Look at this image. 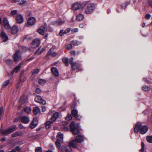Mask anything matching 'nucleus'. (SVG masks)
I'll use <instances>...</instances> for the list:
<instances>
[{"instance_id":"obj_1","label":"nucleus","mask_w":152,"mask_h":152,"mask_svg":"<svg viewBox=\"0 0 152 152\" xmlns=\"http://www.w3.org/2000/svg\"><path fill=\"white\" fill-rule=\"evenodd\" d=\"M148 130V128L146 126H142L141 123H137L134 128V131L136 133H137L139 130L140 133L142 134H145Z\"/></svg>"},{"instance_id":"obj_2","label":"nucleus","mask_w":152,"mask_h":152,"mask_svg":"<svg viewBox=\"0 0 152 152\" xmlns=\"http://www.w3.org/2000/svg\"><path fill=\"white\" fill-rule=\"evenodd\" d=\"M84 7L85 13L90 14L95 10V4L91 2H87L84 4Z\"/></svg>"},{"instance_id":"obj_3","label":"nucleus","mask_w":152,"mask_h":152,"mask_svg":"<svg viewBox=\"0 0 152 152\" xmlns=\"http://www.w3.org/2000/svg\"><path fill=\"white\" fill-rule=\"evenodd\" d=\"M84 139L83 136L78 135L76 136L75 140L71 141L69 143L70 145L72 147L76 148L78 145V142L81 143L83 142Z\"/></svg>"},{"instance_id":"obj_4","label":"nucleus","mask_w":152,"mask_h":152,"mask_svg":"<svg viewBox=\"0 0 152 152\" xmlns=\"http://www.w3.org/2000/svg\"><path fill=\"white\" fill-rule=\"evenodd\" d=\"M27 48L24 46H21L20 48V51H17L14 54V58L15 62H18L19 59L20 58V55L21 54V52H24L26 51Z\"/></svg>"},{"instance_id":"obj_5","label":"nucleus","mask_w":152,"mask_h":152,"mask_svg":"<svg viewBox=\"0 0 152 152\" xmlns=\"http://www.w3.org/2000/svg\"><path fill=\"white\" fill-rule=\"evenodd\" d=\"M17 129L15 125H14L10 127L6 130H1V133L4 134H8L15 131Z\"/></svg>"},{"instance_id":"obj_6","label":"nucleus","mask_w":152,"mask_h":152,"mask_svg":"<svg viewBox=\"0 0 152 152\" xmlns=\"http://www.w3.org/2000/svg\"><path fill=\"white\" fill-rule=\"evenodd\" d=\"M75 123L74 122H72L70 124L71 131L74 135H76L80 133V130L78 128L74 126Z\"/></svg>"},{"instance_id":"obj_7","label":"nucleus","mask_w":152,"mask_h":152,"mask_svg":"<svg viewBox=\"0 0 152 152\" xmlns=\"http://www.w3.org/2000/svg\"><path fill=\"white\" fill-rule=\"evenodd\" d=\"M73 58L72 57L70 59L69 61V63L71 64L72 67V69L75 70V69H77L78 71H81L82 70L81 68L80 67L78 66L77 63L76 62H73Z\"/></svg>"},{"instance_id":"obj_8","label":"nucleus","mask_w":152,"mask_h":152,"mask_svg":"<svg viewBox=\"0 0 152 152\" xmlns=\"http://www.w3.org/2000/svg\"><path fill=\"white\" fill-rule=\"evenodd\" d=\"M72 8L74 11H77L79 10H83L82 5L78 3H75L73 4L72 5Z\"/></svg>"},{"instance_id":"obj_9","label":"nucleus","mask_w":152,"mask_h":152,"mask_svg":"<svg viewBox=\"0 0 152 152\" xmlns=\"http://www.w3.org/2000/svg\"><path fill=\"white\" fill-rule=\"evenodd\" d=\"M47 25L46 23H45L43 26H42L40 28L38 29V32L40 34L44 35L45 32L47 31V29L46 28Z\"/></svg>"},{"instance_id":"obj_10","label":"nucleus","mask_w":152,"mask_h":152,"mask_svg":"<svg viewBox=\"0 0 152 152\" xmlns=\"http://www.w3.org/2000/svg\"><path fill=\"white\" fill-rule=\"evenodd\" d=\"M3 24L4 28L7 29H10L11 28V26L9 23V22L6 18H4L3 20Z\"/></svg>"},{"instance_id":"obj_11","label":"nucleus","mask_w":152,"mask_h":152,"mask_svg":"<svg viewBox=\"0 0 152 152\" xmlns=\"http://www.w3.org/2000/svg\"><path fill=\"white\" fill-rule=\"evenodd\" d=\"M38 121L37 118H34L30 124V127L31 129L35 128L37 125Z\"/></svg>"},{"instance_id":"obj_12","label":"nucleus","mask_w":152,"mask_h":152,"mask_svg":"<svg viewBox=\"0 0 152 152\" xmlns=\"http://www.w3.org/2000/svg\"><path fill=\"white\" fill-rule=\"evenodd\" d=\"M35 100L36 102L44 104H45L46 103V101L42 99L41 96H36L35 98Z\"/></svg>"},{"instance_id":"obj_13","label":"nucleus","mask_w":152,"mask_h":152,"mask_svg":"<svg viewBox=\"0 0 152 152\" xmlns=\"http://www.w3.org/2000/svg\"><path fill=\"white\" fill-rule=\"evenodd\" d=\"M40 42L38 39H34L32 42V47L34 48L38 47L40 45Z\"/></svg>"},{"instance_id":"obj_14","label":"nucleus","mask_w":152,"mask_h":152,"mask_svg":"<svg viewBox=\"0 0 152 152\" xmlns=\"http://www.w3.org/2000/svg\"><path fill=\"white\" fill-rule=\"evenodd\" d=\"M36 20L35 18L33 17L30 18L28 21V24L29 25L32 26L35 23Z\"/></svg>"},{"instance_id":"obj_15","label":"nucleus","mask_w":152,"mask_h":152,"mask_svg":"<svg viewBox=\"0 0 152 152\" xmlns=\"http://www.w3.org/2000/svg\"><path fill=\"white\" fill-rule=\"evenodd\" d=\"M16 20L17 22L19 23H21L23 21V16L20 15H17L16 16Z\"/></svg>"},{"instance_id":"obj_16","label":"nucleus","mask_w":152,"mask_h":152,"mask_svg":"<svg viewBox=\"0 0 152 152\" xmlns=\"http://www.w3.org/2000/svg\"><path fill=\"white\" fill-rule=\"evenodd\" d=\"M21 121L23 123L27 124L29 122L30 118L27 116H23L21 118Z\"/></svg>"},{"instance_id":"obj_17","label":"nucleus","mask_w":152,"mask_h":152,"mask_svg":"<svg viewBox=\"0 0 152 152\" xmlns=\"http://www.w3.org/2000/svg\"><path fill=\"white\" fill-rule=\"evenodd\" d=\"M72 115L75 117L76 119L79 120L80 119V117L78 115V111L77 110H72L71 112Z\"/></svg>"},{"instance_id":"obj_18","label":"nucleus","mask_w":152,"mask_h":152,"mask_svg":"<svg viewBox=\"0 0 152 152\" xmlns=\"http://www.w3.org/2000/svg\"><path fill=\"white\" fill-rule=\"evenodd\" d=\"M71 146L70 145H63L61 146V149L62 151L68 152L71 149Z\"/></svg>"},{"instance_id":"obj_19","label":"nucleus","mask_w":152,"mask_h":152,"mask_svg":"<svg viewBox=\"0 0 152 152\" xmlns=\"http://www.w3.org/2000/svg\"><path fill=\"white\" fill-rule=\"evenodd\" d=\"M28 102V98L27 96H23L21 98L20 102L21 104H23Z\"/></svg>"},{"instance_id":"obj_20","label":"nucleus","mask_w":152,"mask_h":152,"mask_svg":"<svg viewBox=\"0 0 152 152\" xmlns=\"http://www.w3.org/2000/svg\"><path fill=\"white\" fill-rule=\"evenodd\" d=\"M70 30L71 29L69 28L66 29L65 30H61L59 34L61 36H62L64 34H66L69 32L70 31Z\"/></svg>"},{"instance_id":"obj_21","label":"nucleus","mask_w":152,"mask_h":152,"mask_svg":"<svg viewBox=\"0 0 152 152\" xmlns=\"http://www.w3.org/2000/svg\"><path fill=\"white\" fill-rule=\"evenodd\" d=\"M76 42L74 41H72L70 42L69 44L67 45L66 46V49L68 50H71L72 48V45H76Z\"/></svg>"},{"instance_id":"obj_22","label":"nucleus","mask_w":152,"mask_h":152,"mask_svg":"<svg viewBox=\"0 0 152 152\" xmlns=\"http://www.w3.org/2000/svg\"><path fill=\"white\" fill-rule=\"evenodd\" d=\"M1 36L4 42H5L8 39V36L3 31L1 32Z\"/></svg>"},{"instance_id":"obj_23","label":"nucleus","mask_w":152,"mask_h":152,"mask_svg":"<svg viewBox=\"0 0 152 152\" xmlns=\"http://www.w3.org/2000/svg\"><path fill=\"white\" fill-rule=\"evenodd\" d=\"M51 70L53 74L56 77L59 75V72L57 68L56 67H53L51 68Z\"/></svg>"},{"instance_id":"obj_24","label":"nucleus","mask_w":152,"mask_h":152,"mask_svg":"<svg viewBox=\"0 0 152 152\" xmlns=\"http://www.w3.org/2000/svg\"><path fill=\"white\" fill-rule=\"evenodd\" d=\"M57 139L58 140L62 141L63 139V134L60 132H58L57 135Z\"/></svg>"},{"instance_id":"obj_25","label":"nucleus","mask_w":152,"mask_h":152,"mask_svg":"<svg viewBox=\"0 0 152 152\" xmlns=\"http://www.w3.org/2000/svg\"><path fill=\"white\" fill-rule=\"evenodd\" d=\"M11 32L13 34L17 33L18 31V27L15 26H14L11 29Z\"/></svg>"},{"instance_id":"obj_26","label":"nucleus","mask_w":152,"mask_h":152,"mask_svg":"<svg viewBox=\"0 0 152 152\" xmlns=\"http://www.w3.org/2000/svg\"><path fill=\"white\" fill-rule=\"evenodd\" d=\"M34 113V115H37L40 112L39 108L38 107H35L33 109Z\"/></svg>"},{"instance_id":"obj_27","label":"nucleus","mask_w":152,"mask_h":152,"mask_svg":"<svg viewBox=\"0 0 152 152\" xmlns=\"http://www.w3.org/2000/svg\"><path fill=\"white\" fill-rule=\"evenodd\" d=\"M58 116V112H56L54 113L53 116L51 118V120L53 122L55 121L57 118Z\"/></svg>"},{"instance_id":"obj_28","label":"nucleus","mask_w":152,"mask_h":152,"mask_svg":"<svg viewBox=\"0 0 152 152\" xmlns=\"http://www.w3.org/2000/svg\"><path fill=\"white\" fill-rule=\"evenodd\" d=\"M52 48H51L48 51L47 55H51L52 57H55L57 56V53L56 52H52Z\"/></svg>"},{"instance_id":"obj_29","label":"nucleus","mask_w":152,"mask_h":152,"mask_svg":"<svg viewBox=\"0 0 152 152\" xmlns=\"http://www.w3.org/2000/svg\"><path fill=\"white\" fill-rule=\"evenodd\" d=\"M24 111L27 114H30L31 111V107L26 106L24 108Z\"/></svg>"},{"instance_id":"obj_30","label":"nucleus","mask_w":152,"mask_h":152,"mask_svg":"<svg viewBox=\"0 0 152 152\" xmlns=\"http://www.w3.org/2000/svg\"><path fill=\"white\" fill-rule=\"evenodd\" d=\"M64 21L61 20L56 21L53 23V24L55 25L59 26L62 24L64 23Z\"/></svg>"},{"instance_id":"obj_31","label":"nucleus","mask_w":152,"mask_h":152,"mask_svg":"<svg viewBox=\"0 0 152 152\" xmlns=\"http://www.w3.org/2000/svg\"><path fill=\"white\" fill-rule=\"evenodd\" d=\"M21 134L22 133L21 132L17 131L13 133L11 136L12 137H16L20 136Z\"/></svg>"},{"instance_id":"obj_32","label":"nucleus","mask_w":152,"mask_h":152,"mask_svg":"<svg viewBox=\"0 0 152 152\" xmlns=\"http://www.w3.org/2000/svg\"><path fill=\"white\" fill-rule=\"evenodd\" d=\"M84 18V16L83 15L79 14L77 17V20L78 21H80L82 20Z\"/></svg>"},{"instance_id":"obj_33","label":"nucleus","mask_w":152,"mask_h":152,"mask_svg":"<svg viewBox=\"0 0 152 152\" xmlns=\"http://www.w3.org/2000/svg\"><path fill=\"white\" fill-rule=\"evenodd\" d=\"M53 122L52 121H48L46 123L45 126L47 129H48L50 128L51 124L53 123Z\"/></svg>"},{"instance_id":"obj_34","label":"nucleus","mask_w":152,"mask_h":152,"mask_svg":"<svg viewBox=\"0 0 152 152\" xmlns=\"http://www.w3.org/2000/svg\"><path fill=\"white\" fill-rule=\"evenodd\" d=\"M20 64L19 65H18L12 71V73L13 74L15 72H17L20 69Z\"/></svg>"},{"instance_id":"obj_35","label":"nucleus","mask_w":152,"mask_h":152,"mask_svg":"<svg viewBox=\"0 0 152 152\" xmlns=\"http://www.w3.org/2000/svg\"><path fill=\"white\" fill-rule=\"evenodd\" d=\"M62 61L63 62H64L66 65L67 66H69V62H68V59L66 58H64L62 59Z\"/></svg>"},{"instance_id":"obj_36","label":"nucleus","mask_w":152,"mask_h":152,"mask_svg":"<svg viewBox=\"0 0 152 152\" xmlns=\"http://www.w3.org/2000/svg\"><path fill=\"white\" fill-rule=\"evenodd\" d=\"M9 80H7L4 82L2 84V88H4L9 83Z\"/></svg>"},{"instance_id":"obj_37","label":"nucleus","mask_w":152,"mask_h":152,"mask_svg":"<svg viewBox=\"0 0 152 152\" xmlns=\"http://www.w3.org/2000/svg\"><path fill=\"white\" fill-rule=\"evenodd\" d=\"M142 89L146 91H148L150 90V88L146 86H144L142 87Z\"/></svg>"},{"instance_id":"obj_38","label":"nucleus","mask_w":152,"mask_h":152,"mask_svg":"<svg viewBox=\"0 0 152 152\" xmlns=\"http://www.w3.org/2000/svg\"><path fill=\"white\" fill-rule=\"evenodd\" d=\"M146 139L148 142L150 143H152V136L147 137Z\"/></svg>"},{"instance_id":"obj_39","label":"nucleus","mask_w":152,"mask_h":152,"mask_svg":"<svg viewBox=\"0 0 152 152\" xmlns=\"http://www.w3.org/2000/svg\"><path fill=\"white\" fill-rule=\"evenodd\" d=\"M5 62L8 65H11L12 64V61L11 60L7 59L5 60Z\"/></svg>"},{"instance_id":"obj_40","label":"nucleus","mask_w":152,"mask_h":152,"mask_svg":"<svg viewBox=\"0 0 152 152\" xmlns=\"http://www.w3.org/2000/svg\"><path fill=\"white\" fill-rule=\"evenodd\" d=\"M39 82L40 84L43 85L46 83V81L42 79H39Z\"/></svg>"},{"instance_id":"obj_41","label":"nucleus","mask_w":152,"mask_h":152,"mask_svg":"<svg viewBox=\"0 0 152 152\" xmlns=\"http://www.w3.org/2000/svg\"><path fill=\"white\" fill-rule=\"evenodd\" d=\"M56 144L58 149H61V144L58 141H56L55 142Z\"/></svg>"},{"instance_id":"obj_42","label":"nucleus","mask_w":152,"mask_h":152,"mask_svg":"<svg viewBox=\"0 0 152 152\" xmlns=\"http://www.w3.org/2000/svg\"><path fill=\"white\" fill-rule=\"evenodd\" d=\"M39 70L38 69H34L32 72V74L34 75L37 74L39 73Z\"/></svg>"},{"instance_id":"obj_43","label":"nucleus","mask_w":152,"mask_h":152,"mask_svg":"<svg viewBox=\"0 0 152 152\" xmlns=\"http://www.w3.org/2000/svg\"><path fill=\"white\" fill-rule=\"evenodd\" d=\"M4 114V108L3 107H1L0 108V115L2 116Z\"/></svg>"},{"instance_id":"obj_44","label":"nucleus","mask_w":152,"mask_h":152,"mask_svg":"<svg viewBox=\"0 0 152 152\" xmlns=\"http://www.w3.org/2000/svg\"><path fill=\"white\" fill-rule=\"evenodd\" d=\"M142 148L140 150V151L142 152H144V144L143 142H141Z\"/></svg>"},{"instance_id":"obj_45","label":"nucleus","mask_w":152,"mask_h":152,"mask_svg":"<svg viewBox=\"0 0 152 152\" xmlns=\"http://www.w3.org/2000/svg\"><path fill=\"white\" fill-rule=\"evenodd\" d=\"M35 152H42V148L40 147H37L35 149Z\"/></svg>"},{"instance_id":"obj_46","label":"nucleus","mask_w":152,"mask_h":152,"mask_svg":"<svg viewBox=\"0 0 152 152\" xmlns=\"http://www.w3.org/2000/svg\"><path fill=\"white\" fill-rule=\"evenodd\" d=\"M17 13V11L16 10H14L12 11L11 12L10 14L12 16L14 15Z\"/></svg>"},{"instance_id":"obj_47","label":"nucleus","mask_w":152,"mask_h":152,"mask_svg":"<svg viewBox=\"0 0 152 152\" xmlns=\"http://www.w3.org/2000/svg\"><path fill=\"white\" fill-rule=\"evenodd\" d=\"M26 2V0H21V1H18L19 4H22L25 3Z\"/></svg>"},{"instance_id":"obj_48","label":"nucleus","mask_w":152,"mask_h":152,"mask_svg":"<svg viewBox=\"0 0 152 152\" xmlns=\"http://www.w3.org/2000/svg\"><path fill=\"white\" fill-rule=\"evenodd\" d=\"M61 128L65 131H68L69 130L68 127L66 126H64Z\"/></svg>"},{"instance_id":"obj_49","label":"nucleus","mask_w":152,"mask_h":152,"mask_svg":"<svg viewBox=\"0 0 152 152\" xmlns=\"http://www.w3.org/2000/svg\"><path fill=\"white\" fill-rule=\"evenodd\" d=\"M72 118L71 115H68L66 117V119L67 120H71Z\"/></svg>"},{"instance_id":"obj_50","label":"nucleus","mask_w":152,"mask_h":152,"mask_svg":"<svg viewBox=\"0 0 152 152\" xmlns=\"http://www.w3.org/2000/svg\"><path fill=\"white\" fill-rule=\"evenodd\" d=\"M151 17V15L150 14H146L145 16V18L147 19H149Z\"/></svg>"},{"instance_id":"obj_51","label":"nucleus","mask_w":152,"mask_h":152,"mask_svg":"<svg viewBox=\"0 0 152 152\" xmlns=\"http://www.w3.org/2000/svg\"><path fill=\"white\" fill-rule=\"evenodd\" d=\"M148 4L152 8V0H148Z\"/></svg>"},{"instance_id":"obj_52","label":"nucleus","mask_w":152,"mask_h":152,"mask_svg":"<svg viewBox=\"0 0 152 152\" xmlns=\"http://www.w3.org/2000/svg\"><path fill=\"white\" fill-rule=\"evenodd\" d=\"M36 92L38 94H40L41 92L40 89L39 88H37L36 89Z\"/></svg>"},{"instance_id":"obj_53","label":"nucleus","mask_w":152,"mask_h":152,"mask_svg":"<svg viewBox=\"0 0 152 152\" xmlns=\"http://www.w3.org/2000/svg\"><path fill=\"white\" fill-rule=\"evenodd\" d=\"M15 151V152L16 151H19L20 150V148L19 147V146H17L16 147V148H15V149H14Z\"/></svg>"},{"instance_id":"obj_54","label":"nucleus","mask_w":152,"mask_h":152,"mask_svg":"<svg viewBox=\"0 0 152 152\" xmlns=\"http://www.w3.org/2000/svg\"><path fill=\"white\" fill-rule=\"evenodd\" d=\"M45 48H42L41 51H40L38 53V55H40L43 52L45 51Z\"/></svg>"},{"instance_id":"obj_55","label":"nucleus","mask_w":152,"mask_h":152,"mask_svg":"<svg viewBox=\"0 0 152 152\" xmlns=\"http://www.w3.org/2000/svg\"><path fill=\"white\" fill-rule=\"evenodd\" d=\"M78 29L77 28H74V29H73L72 30V31L73 32H78Z\"/></svg>"},{"instance_id":"obj_56","label":"nucleus","mask_w":152,"mask_h":152,"mask_svg":"<svg viewBox=\"0 0 152 152\" xmlns=\"http://www.w3.org/2000/svg\"><path fill=\"white\" fill-rule=\"evenodd\" d=\"M142 81L144 82L146 81L148 83H150V82L145 78H143L142 79Z\"/></svg>"},{"instance_id":"obj_57","label":"nucleus","mask_w":152,"mask_h":152,"mask_svg":"<svg viewBox=\"0 0 152 152\" xmlns=\"http://www.w3.org/2000/svg\"><path fill=\"white\" fill-rule=\"evenodd\" d=\"M46 110V108L45 106L42 107V111L43 112H45Z\"/></svg>"},{"instance_id":"obj_58","label":"nucleus","mask_w":152,"mask_h":152,"mask_svg":"<svg viewBox=\"0 0 152 152\" xmlns=\"http://www.w3.org/2000/svg\"><path fill=\"white\" fill-rule=\"evenodd\" d=\"M63 125H66L68 124V123L67 121H64L62 122Z\"/></svg>"},{"instance_id":"obj_59","label":"nucleus","mask_w":152,"mask_h":152,"mask_svg":"<svg viewBox=\"0 0 152 152\" xmlns=\"http://www.w3.org/2000/svg\"><path fill=\"white\" fill-rule=\"evenodd\" d=\"M85 25L83 24H81L79 25V26L81 28H83L84 27Z\"/></svg>"},{"instance_id":"obj_60","label":"nucleus","mask_w":152,"mask_h":152,"mask_svg":"<svg viewBox=\"0 0 152 152\" xmlns=\"http://www.w3.org/2000/svg\"><path fill=\"white\" fill-rule=\"evenodd\" d=\"M50 146L51 147V149L52 150L54 149V147L53 145L52 144H50Z\"/></svg>"},{"instance_id":"obj_61","label":"nucleus","mask_w":152,"mask_h":152,"mask_svg":"<svg viewBox=\"0 0 152 152\" xmlns=\"http://www.w3.org/2000/svg\"><path fill=\"white\" fill-rule=\"evenodd\" d=\"M12 2L14 3L18 2L20 0H11Z\"/></svg>"},{"instance_id":"obj_62","label":"nucleus","mask_w":152,"mask_h":152,"mask_svg":"<svg viewBox=\"0 0 152 152\" xmlns=\"http://www.w3.org/2000/svg\"><path fill=\"white\" fill-rule=\"evenodd\" d=\"M40 48H39L35 52L34 54H37V53L40 50Z\"/></svg>"},{"instance_id":"obj_63","label":"nucleus","mask_w":152,"mask_h":152,"mask_svg":"<svg viewBox=\"0 0 152 152\" xmlns=\"http://www.w3.org/2000/svg\"><path fill=\"white\" fill-rule=\"evenodd\" d=\"M5 139L6 138L5 137H4L1 140V141L2 142H4L5 140Z\"/></svg>"},{"instance_id":"obj_64","label":"nucleus","mask_w":152,"mask_h":152,"mask_svg":"<svg viewBox=\"0 0 152 152\" xmlns=\"http://www.w3.org/2000/svg\"><path fill=\"white\" fill-rule=\"evenodd\" d=\"M8 152H15V151L14 149H12L11 151Z\"/></svg>"}]
</instances>
